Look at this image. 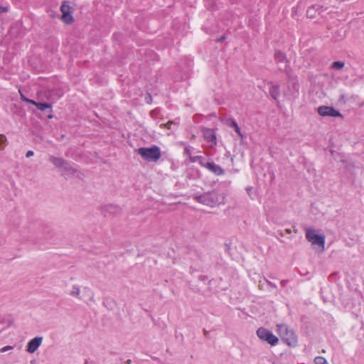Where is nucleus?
<instances>
[{
    "instance_id": "obj_11",
    "label": "nucleus",
    "mask_w": 364,
    "mask_h": 364,
    "mask_svg": "<svg viewBox=\"0 0 364 364\" xmlns=\"http://www.w3.org/2000/svg\"><path fill=\"white\" fill-rule=\"evenodd\" d=\"M205 167L209 171H210L211 172L214 173L215 174H216L218 176L223 175L224 173L223 168L220 166H218L213 162L207 163L205 164Z\"/></svg>"
},
{
    "instance_id": "obj_7",
    "label": "nucleus",
    "mask_w": 364,
    "mask_h": 364,
    "mask_svg": "<svg viewBox=\"0 0 364 364\" xmlns=\"http://www.w3.org/2000/svg\"><path fill=\"white\" fill-rule=\"evenodd\" d=\"M318 113L319 115L326 117V116H330V117H341V114L335 109L333 107H327V106H321L318 108Z\"/></svg>"
},
{
    "instance_id": "obj_12",
    "label": "nucleus",
    "mask_w": 364,
    "mask_h": 364,
    "mask_svg": "<svg viewBox=\"0 0 364 364\" xmlns=\"http://www.w3.org/2000/svg\"><path fill=\"white\" fill-rule=\"evenodd\" d=\"M227 124L230 127H233V129H235V130L237 133V134L241 138H243V134L241 132L240 128L239 127V126L237 125V124L236 123V122L234 119H231L228 120Z\"/></svg>"
},
{
    "instance_id": "obj_16",
    "label": "nucleus",
    "mask_w": 364,
    "mask_h": 364,
    "mask_svg": "<svg viewBox=\"0 0 364 364\" xmlns=\"http://www.w3.org/2000/svg\"><path fill=\"white\" fill-rule=\"evenodd\" d=\"M344 66V63L343 62H341V61H336V62H333V64H332V68L333 69H336V70H339V69H341L343 68Z\"/></svg>"
},
{
    "instance_id": "obj_17",
    "label": "nucleus",
    "mask_w": 364,
    "mask_h": 364,
    "mask_svg": "<svg viewBox=\"0 0 364 364\" xmlns=\"http://www.w3.org/2000/svg\"><path fill=\"white\" fill-rule=\"evenodd\" d=\"M314 363H315V364H328L326 359L324 358L320 357V356L316 357L314 359Z\"/></svg>"
},
{
    "instance_id": "obj_9",
    "label": "nucleus",
    "mask_w": 364,
    "mask_h": 364,
    "mask_svg": "<svg viewBox=\"0 0 364 364\" xmlns=\"http://www.w3.org/2000/svg\"><path fill=\"white\" fill-rule=\"evenodd\" d=\"M22 99L26 101L28 103H31L33 105H35L38 109L43 111L46 109H52V105L48 103H41V102H36L33 100L28 99L23 96H22Z\"/></svg>"
},
{
    "instance_id": "obj_1",
    "label": "nucleus",
    "mask_w": 364,
    "mask_h": 364,
    "mask_svg": "<svg viewBox=\"0 0 364 364\" xmlns=\"http://www.w3.org/2000/svg\"><path fill=\"white\" fill-rule=\"evenodd\" d=\"M277 333L282 339L289 346H294L296 342V336L294 331L285 324L277 325Z\"/></svg>"
},
{
    "instance_id": "obj_8",
    "label": "nucleus",
    "mask_w": 364,
    "mask_h": 364,
    "mask_svg": "<svg viewBox=\"0 0 364 364\" xmlns=\"http://www.w3.org/2000/svg\"><path fill=\"white\" fill-rule=\"evenodd\" d=\"M42 343V338L41 337H36L33 339H31L27 345V351L33 353H34L38 348L41 346Z\"/></svg>"
},
{
    "instance_id": "obj_20",
    "label": "nucleus",
    "mask_w": 364,
    "mask_h": 364,
    "mask_svg": "<svg viewBox=\"0 0 364 364\" xmlns=\"http://www.w3.org/2000/svg\"><path fill=\"white\" fill-rule=\"evenodd\" d=\"M172 121H168V122H166V124H161V126H164L165 128L168 129H171V126L172 124Z\"/></svg>"
},
{
    "instance_id": "obj_23",
    "label": "nucleus",
    "mask_w": 364,
    "mask_h": 364,
    "mask_svg": "<svg viewBox=\"0 0 364 364\" xmlns=\"http://www.w3.org/2000/svg\"><path fill=\"white\" fill-rule=\"evenodd\" d=\"M33 151H28L26 154V157H28V158L31 156H33Z\"/></svg>"
},
{
    "instance_id": "obj_25",
    "label": "nucleus",
    "mask_w": 364,
    "mask_h": 364,
    "mask_svg": "<svg viewBox=\"0 0 364 364\" xmlns=\"http://www.w3.org/2000/svg\"><path fill=\"white\" fill-rule=\"evenodd\" d=\"M48 117L49 119H51V118H53V115H52V114H49V115L48 116Z\"/></svg>"
},
{
    "instance_id": "obj_4",
    "label": "nucleus",
    "mask_w": 364,
    "mask_h": 364,
    "mask_svg": "<svg viewBox=\"0 0 364 364\" xmlns=\"http://www.w3.org/2000/svg\"><path fill=\"white\" fill-rule=\"evenodd\" d=\"M306 240L311 243L312 245H318L324 250L325 237L316 234L314 229L307 228L305 229Z\"/></svg>"
},
{
    "instance_id": "obj_2",
    "label": "nucleus",
    "mask_w": 364,
    "mask_h": 364,
    "mask_svg": "<svg viewBox=\"0 0 364 364\" xmlns=\"http://www.w3.org/2000/svg\"><path fill=\"white\" fill-rule=\"evenodd\" d=\"M138 154L145 160L157 161L161 156L159 146H152L149 148L141 147L138 149Z\"/></svg>"
},
{
    "instance_id": "obj_6",
    "label": "nucleus",
    "mask_w": 364,
    "mask_h": 364,
    "mask_svg": "<svg viewBox=\"0 0 364 364\" xmlns=\"http://www.w3.org/2000/svg\"><path fill=\"white\" fill-rule=\"evenodd\" d=\"M199 201L208 206H215L218 203V196L215 192L207 193L199 197Z\"/></svg>"
},
{
    "instance_id": "obj_22",
    "label": "nucleus",
    "mask_w": 364,
    "mask_h": 364,
    "mask_svg": "<svg viewBox=\"0 0 364 364\" xmlns=\"http://www.w3.org/2000/svg\"><path fill=\"white\" fill-rule=\"evenodd\" d=\"M11 349H13V347H12V346H6L3 347V348L1 349V353H4V352H6V351H7V350H11Z\"/></svg>"
},
{
    "instance_id": "obj_14",
    "label": "nucleus",
    "mask_w": 364,
    "mask_h": 364,
    "mask_svg": "<svg viewBox=\"0 0 364 364\" xmlns=\"http://www.w3.org/2000/svg\"><path fill=\"white\" fill-rule=\"evenodd\" d=\"M50 160L54 165L58 167L63 166L64 164L63 160L59 158L51 157Z\"/></svg>"
},
{
    "instance_id": "obj_3",
    "label": "nucleus",
    "mask_w": 364,
    "mask_h": 364,
    "mask_svg": "<svg viewBox=\"0 0 364 364\" xmlns=\"http://www.w3.org/2000/svg\"><path fill=\"white\" fill-rule=\"evenodd\" d=\"M61 12L60 20L65 25H70L75 21L73 16L74 9L68 1H63L60 8Z\"/></svg>"
},
{
    "instance_id": "obj_10",
    "label": "nucleus",
    "mask_w": 364,
    "mask_h": 364,
    "mask_svg": "<svg viewBox=\"0 0 364 364\" xmlns=\"http://www.w3.org/2000/svg\"><path fill=\"white\" fill-rule=\"evenodd\" d=\"M203 136L207 141L211 142L213 145L217 144L216 135L213 129H205L203 132Z\"/></svg>"
},
{
    "instance_id": "obj_19",
    "label": "nucleus",
    "mask_w": 364,
    "mask_h": 364,
    "mask_svg": "<svg viewBox=\"0 0 364 364\" xmlns=\"http://www.w3.org/2000/svg\"><path fill=\"white\" fill-rule=\"evenodd\" d=\"M275 58L279 62H282L286 59L285 55L282 53H277L275 54Z\"/></svg>"
},
{
    "instance_id": "obj_24",
    "label": "nucleus",
    "mask_w": 364,
    "mask_h": 364,
    "mask_svg": "<svg viewBox=\"0 0 364 364\" xmlns=\"http://www.w3.org/2000/svg\"><path fill=\"white\" fill-rule=\"evenodd\" d=\"M224 38H225V37H221L220 39H218V43H221V41H222L223 39H224Z\"/></svg>"
},
{
    "instance_id": "obj_5",
    "label": "nucleus",
    "mask_w": 364,
    "mask_h": 364,
    "mask_svg": "<svg viewBox=\"0 0 364 364\" xmlns=\"http://www.w3.org/2000/svg\"><path fill=\"white\" fill-rule=\"evenodd\" d=\"M257 335L260 339L267 341L271 346H275L278 343V338L264 328H259L257 331Z\"/></svg>"
},
{
    "instance_id": "obj_18",
    "label": "nucleus",
    "mask_w": 364,
    "mask_h": 364,
    "mask_svg": "<svg viewBox=\"0 0 364 364\" xmlns=\"http://www.w3.org/2000/svg\"><path fill=\"white\" fill-rule=\"evenodd\" d=\"M6 138L4 135L0 134V150L3 149L5 146Z\"/></svg>"
},
{
    "instance_id": "obj_13",
    "label": "nucleus",
    "mask_w": 364,
    "mask_h": 364,
    "mask_svg": "<svg viewBox=\"0 0 364 364\" xmlns=\"http://www.w3.org/2000/svg\"><path fill=\"white\" fill-rule=\"evenodd\" d=\"M271 96L274 99L277 100L279 96V87L277 85H273L269 90Z\"/></svg>"
},
{
    "instance_id": "obj_21",
    "label": "nucleus",
    "mask_w": 364,
    "mask_h": 364,
    "mask_svg": "<svg viewBox=\"0 0 364 364\" xmlns=\"http://www.w3.org/2000/svg\"><path fill=\"white\" fill-rule=\"evenodd\" d=\"M9 11V8L7 6H0V14L3 13H6Z\"/></svg>"
},
{
    "instance_id": "obj_15",
    "label": "nucleus",
    "mask_w": 364,
    "mask_h": 364,
    "mask_svg": "<svg viewBox=\"0 0 364 364\" xmlns=\"http://www.w3.org/2000/svg\"><path fill=\"white\" fill-rule=\"evenodd\" d=\"M316 12L315 6L310 7L306 11V16L309 18H314L316 16Z\"/></svg>"
}]
</instances>
